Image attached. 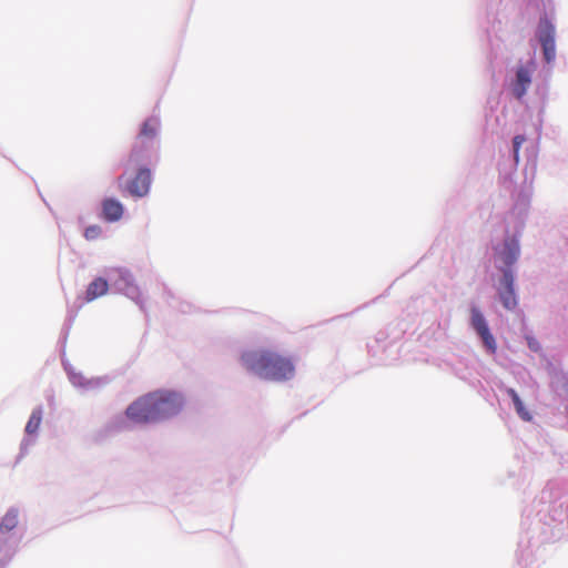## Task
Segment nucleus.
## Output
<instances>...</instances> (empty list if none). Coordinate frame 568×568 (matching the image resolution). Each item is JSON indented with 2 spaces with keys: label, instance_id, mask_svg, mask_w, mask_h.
<instances>
[{
  "label": "nucleus",
  "instance_id": "nucleus-14",
  "mask_svg": "<svg viewBox=\"0 0 568 568\" xmlns=\"http://www.w3.org/2000/svg\"><path fill=\"white\" fill-rule=\"evenodd\" d=\"M18 525V514L17 511H8L1 523H0V532H8L16 528Z\"/></svg>",
  "mask_w": 568,
  "mask_h": 568
},
{
  "label": "nucleus",
  "instance_id": "nucleus-5",
  "mask_svg": "<svg viewBox=\"0 0 568 568\" xmlns=\"http://www.w3.org/2000/svg\"><path fill=\"white\" fill-rule=\"evenodd\" d=\"M159 422L178 415L184 407L183 396L174 390L160 389L153 392Z\"/></svg>",
  "mask_w": 568,
  "mask_h": 568
},
{
  "label": "nucleus",
  "instance_id": "nucleus-1",
  "mask_svg": "<svg viewBox=\"0 0 568 568\" xmlns=\"http://www.w3.org/2000/svg\"><path fill=\"white\" fill-rule=\"evenodd\" d=\"M245 369L262 379L284 382L295 374V366L290 357L271 349H255L242 355Z\"/></svg>",
  "mask_w": 568,
  "mask_h": 568
},
{
  "label": "nucleus",
  "instance_id": "nucleus-7",
  "mask_svg": "<svg viewBox=\"0 0 568 568\" xmlns=\"http://www.w3.org/2000/svg\"><path fill=\"white\" fill-rule=\"evenodd\" d=\"M499 298L507 310H514L517 306V298L514 290V276L510 270H505L501 287L498 291Z\"/></svg>",
  "mask_w": 568,
  "mask_h": 568
},
{
  "label": "nucleus",
  "instance_id": "nucleus-6",
  "mask_svg": "<svg viewBox=\"0 0 568 568\" xmlns=\"http://www.w3.org/2000/svg\"><path fill=\"white\" fill-rule=\"evenodd\" d=\"M470 324L471 327L476 331V333L480 336L484 345L486 348L491 353L495 354L497 349L496 341L493 334L489 331V327L487 325V322L479 311L478 307L473 306L470 308Z\"/></svg>",
  "mask_w": 568,
  "mask_h": 568
},
{
  "label": "nucleus",
  "instance_id": "nucleus-15",
  "mask_svg": "<svg viewBox=\"0 0 568 568\" xmlns=\"http://www.w3.org/2000/svg\"><path fill=\"white\" fill-rule=\"evenodd\" d=\"M42 420V409L37 408L32 412L27 425H26V432L28 434H34L40 427Z\"/></svg>",
  "mask_w": 568,
  "mask_h": 568
},
{
  "label": "nucleus",
  "instance_id": "nucleus-16",
  "mask_svg": "<svg viewBox=\"0 0 568 568\" xmlns=\"http://www.w3.org/2000/svg\"><path fill=\"white\" fill-rule=\"evenodd\" d=\"M102 233V229L99 225H90L84 230V237L89 241L97 240Z\"/></svg>",
  "mask_w": 568,
  "mask_h": 568
},
{
  "label": "nucleus",
  "instance_id": "nucleus-11",
  "mask_svg": "<svg viewBox=\"0 0 568 568\" xmlns=\"http://www.w3.org/2000/svg\"><path fill=\"white\" fill-rule=\"evenodd\" d=\"M507 394L510 396V398L513 399V403L515 405V408H516V412L517 414L520 416L521 419L526 420V422H530L531 420V415L530 413L526 409L524 403L521 402L520 397L518 396V394L516 393L515 389L513 388H509L507 390Z\"/></svg>",
  "mask_w": 568,
  "mask_h": 568
},
{
  "label": "nucleus",
  "instance_id": "nucleus-8",
  "mask_svg": "<svg viewBox=\"0 0 568 568\" xmlns=\"http://www.w3.org/2000/svg\"><path fill=\"white\" fill-rule=\"evenodd\" d=\"M531 83V72L526 67H519L516 71V80L513 85V93L517 99H521Z\"/></svg>",
  "mask_w": 568,
  "mask_h": 568
},
{
  "label": "nucleus",
  "instance_id": "nucleus-4",
  "mask_svg": "<svg viewBox=\"0 0 568 568\" xmlns=\"http://www.w3.org/2000/svg\"><path fill=\"white\" fill-rule=\"evenodd\" d=\"M151 171L148 168H139L133 178H128L123 173L118 178V186L120 191L128 192L131 196L143 197L145 196L151 186Z\"/></svg>",
  "mask_w": 568,
  "mask_h": 568
},
{
  "label": "nucleus",
  "instance_id": "nucleus-18",
  "mask_svg": "<svg viewBox=\"0 0 568 568\" xmlns=\"http://www.w3.org/2000/svg\"><path fill=\"white\" fill-rule=\"evenodd\" d=\"M525 136L524 135H516L514 138V159L516 162H518V159H519V149L521 146V144L525 142Z\"/></svg>",
  "mask_w": 568,
  "mask_h": 568
},
{
  "label": "nucleus",
  "instance_id": "nucleus-12",
  "mask_svg": "<svg viewBox=\"0 0 568 568\" xmlns=\"http://www.w3.org/2000/svg\"><path fill=\"white\" fill-rule=\"evenodd\" d=\"M538 39L541 44L555 42V29L549 22L545 21L539 24Z\"/></svg>",
  "mask_w": 568,
  "mask_h": 568
},
{
  "label": "nucleus",
  "instance_id": "nucleus-9",
  "mask_svg": "<svg viewBox=\"0 0 568 568\" xmlns=\"http://www.w3.org/2000/svg\"><path fill=\"white\" fill-rule=\"evenodd\" d=\"M103 219L109 222L119 221L123 215V205L114 199H105L102 202Z\"/></svg>",
  "mask_w": 568,
  "mask_h": 568
},
{
  "label": "nucleus",
  "instance_id": "nucleus-19",
  "mask_svg": "<svg viewBox=\"0 0 568 568\" xmlns=\"http://www.w3.org/2000/svg\"><path fill=\"white\" fill-rule=\"evenodd\" d=\"M528 345L534 351L538 349V344L532 338H528Z\"/></svg>",
  "mask_w": 568,
  "mask_h": 568
},
{
  "label": "nucleus",
  "instance_id": "nucleus-13",
  "mask_svg": "<svg viewBox=\"0 0 568 568\" xmlns=\"http://www.w3.org/2000/svg\"><path fill=\"white\" fill-rule=\"evenodd\" d=\"M498 254L500 255L503 262L507 266H509V265H511L517 260L518 247L514 243L506 242L504 250L500 253H498Z\"/></svg>",
  "mask_w": 568,
  "mask_h": 568
},
{
  "label": "nucleus",
  "instance_id": "nucleus-17",
  "mask_svg": "<svg viewBox=\"0 0 568 568\" xmlns=\"http://www.w3.org/2000/svg\"><path fill=\"white\" fill-rule=\"evenodd\" d=\"M541 45H542L545 60L547 62H551L555 59V54H556L555 42L544 43Z\"/></svg>",
  "mask_w": 568,
  "mask_h": 568
},
{
  "label": "nucleus",
  "instance_id": "nucleus-3",
  "mask_svg": "<svg viewBox=\"0 0 568 568\" xmlns=\"http://www.w3.org/2000/svg\"><path fill=\"white\" fill-rule=\"evenodd\" d=\"M153 392L141 396L126 408V416L140 424L159 422L158 408L155 407Z\"/></svg>",
  "mask_w": 568,
  "mask_h": 568
},
{
  "label": "nucleus",
  "instance_id": "nucleus-10",
  "mask_svg": "<svg viewBox=\"0 0 568 568\" xmlns=\"http://www.w3.org/2000/svg\"><path fill=\"white\" fill-rule=\"evenodd\" d=\"M109 288V284L106 280L102 277H98L94 281H92L85 292V300L87 302H91L100 296H103L106 294Z\"/></svg>",
  "mask_w": 568,
  "mask_h": 568
},
{
  "label": "nucleus",
  "instance_id": "nucleus-2",
  "mask_svg": "<svg viewBox=\"0 0 568 568\" xmlns=\"http://www.w3.org/2000/svg\"><path fill=\"white\" fill-rule=\"evenodd\" d=\"M159 129L160 120L156 116L148 118L143 122L128 160L129 166L135 169L150 159L156 144Z\"/></svg>",
  "mask_w": 568,
  "mask_h": 568
}]
</instances>
